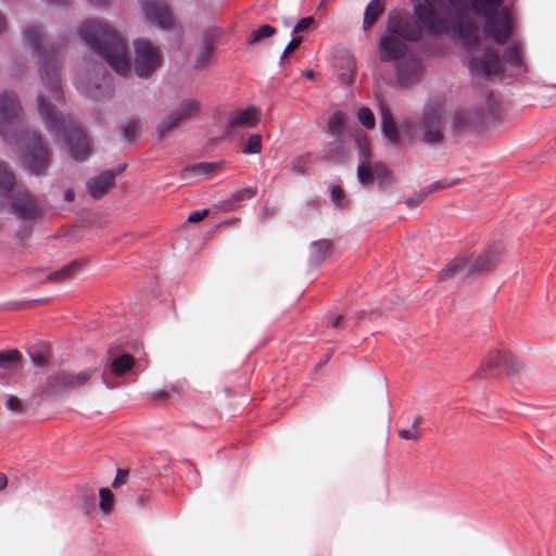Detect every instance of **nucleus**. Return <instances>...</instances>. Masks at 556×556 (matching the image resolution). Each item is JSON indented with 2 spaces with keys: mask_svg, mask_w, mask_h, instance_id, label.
I'll return each instance as SVG.
<instances>
[{
  "mask_svg": "<svg viewBox=\"0 0 556 556\" xmlns=\"http://www.w3.org/2000/svg\"><path fill=\"white\" fill-rule=\"evenodd\" d=\"M357 178L363 186H368L374 181V168L369 162H361L357 167Z\"/></svg>",
  "mask_w": 556,
  "mask_h": 556,
  "instance_id": "e433bc0d",
  "label": "nucleus"
},
{
  "mask_svg": "<svg viewBox=\"0 0 556 556\" xmlns=\"http://www.w3.org/2000/svg\"><path fill=\"white\" fill-rule=\"evenodd\" d=\"M22 354L16 349L0 351V367L8 370H16L21 367Z\"/></svg>",
  "mask_w": 556,
  "mask_h": 556,
  "instance_id": "c756f323",
  "label": "nucleus"
},
{
  "mask_svg": "<svg viewBox=\"0 0 556 556\" xmlns=\"http://www.w3.org/2000/svg\"><path fill=\"white\" fill-rule=\"evenodd\" d=\"M345 124V114L341 111L334 112L328 119L326 125V131L331 135L334 139L333 146L341 148V138L343 136V128Z\"/></svg>",
  "mask_w": 556,
  "mask_h": 556,
  "instance_id": "b1692460",
  "label": "nucleus"
},
{
  "mask_svg": "<svg viewBox=\"0 0 556 556\" xmlns=\"http://www.w3.org/2000/svg\"><path fill=\"white\" fill-rule=\"evenodd\" d=\"M135 72L140 78L150 77L162 65L161 50L148 39L134 41Z\"/></svg>",
  "mask_w": 556,
  "mask_h": 556,
  "instance_id": "1a4fd4ad",
  "label": "nucleus"
},
{
  "mask_svg": "<svg viewBox=\"0 0 556 556\" xmlns=\"http://www.w3.org/2000/svg\"><path fill=\"white\" fill-rule=\"evenodd\" d=\"M407 42L408 41L395 37L386 31V34L380 37L378 42V52L380 61L384 63H396L397 61L406 56L408 53L412 52L408 49Z\"/></svg>",
  "mask_w": 556,
  "mask_h": 556,
  "instance_id": "2eb2a0df",
  "label": "nucleus"
},
{
  "mask_svg": "<svg viewBox=\"0 0 556 556\" xmlns=\"http://www.w3.org/2000/svg\"><path fill=\"white\" fill-rule=\"evenodd\" d=\"M5 29V21L3 16L0 14V33H2Z\"/></svg>",
  "mask_w": 556,
  "mask_h": 556,
  "instance_id": "052dcab7",
  "label": "nucleus"
},
{
  "mask_svg": "<svg viewBox=\"0 0 556 556\" xmlns=\"http://www.w3.org/2000/svg\"><path fill=\"white\" fill-rule=\"evenodd\" d=\"M257 193L256 188L247 187L233 192L231 198L228 200V205H235L236 203L242 202L247 199H252Z\"/></svg>",
  "mask_w": 556,
  "mask_h": 556,
  "instance_id": "58836bf2",
  "label": "nucleus"
},
{
  "mask_svg": "<svg viewBox=\"0 0 556 556\" xmlns=\"http://www.w3.org/2000/svg\"><path fill=\"white\" fill-rule=\"evenodd\" d=\"M442 117L440 108L427 106L420 121L422 139L427 143H438L442 140Z\"/></svg>",
  "mask_w": 556,
  "mask_h": 556,
  "instance_id": "dca6fc26",
  "label": "nucleus"
},
{
  "mask_svg": "<svg viewBox=\"0 0 556 556\" xmlns=\"http://www.w3.org/2000/svg\"><path fill=\"white\" fill-rule=\"evenodd\" d=\"M8 484V478L4 473H0V490H3Z\"/></svg>",
  "mask_w": 556,
  "mask_h": 556,
  "instance_id": "4d7b16f0",
  "label": "nucleus"
},
{
  "mask_svg": "<svg viewBox=\"0 0 556 556\" xmlns=\"http://www.w3.org/2000/svg\"><path fill=\"white\" fill-rule=\"evenodd\" d=\"M215 37H216V34H215V30H213V29H207L204 33L203 45H202V48L197 56L195 64H194L195 68H198V70L204 68L210 63L211 58L215 50V47H214Z\"/></svg>",
  "mask_w": 556,
  "mask_h": 556,
  "instance_id": "4be33fe9",
  "label": "nucleus"
},
{
  "mask_svg": "<svg viewBox=\"0 0 556 556\" xmlns=\"http://www.w3.org/2000/svg\"><path fill=\"white\" fill-rule=\"evenodd\" d=\"M331 201L333 204L341 210H344L348 207V200L345 199L344 192L340 186H332L331 187Z\"/></svg>",
  "mask_w": 556,
  "mask_h": 556,
  "instance_id": "c03bdc74",
  "label": "nucleus"
},
{
  "mask_svg": "<svg viewBox=\"0 0 556 556\" xmlns=\"http://www.w3.org/2000/svg\"><path fill=\"white\" fill-rule=\"evenodd\" d=\"M276 33V29L270 25H262L257 29L253 30L249 38H248V45L253 46L266 38L271 37Z\"/></svg>",
  "mask_w": 556,
  "mask_h": 556,
  "instance_id": "473e14b6",
  "label": "nucleus"
},
{
  "mask_svg": "<svg viewBox=\"0 0 556 556\" xmlns=\"http://www.w3.org/2000/svg\"><path fill=\"white\" fill-rule=\"evenodd\" d=\"M84 265L83 261H73L60 270L54 271L49 276L51 280H62L73 277Z\"/></svg>",
  "mask_w": 556,
  "mask_h": 556,
  "instance_id": "2f4dec72",
  "label": "nucleus"
},
{
  "mask_svg": "<svg viewBox=\"0 0 556 556\" xmlns=\"http://www.w3.org/2000/svg\"><path fill=\"white\" fill-rule=\"evenodd\" d=\"M399 437L404 440H418L419 434L414 429H401L399 430Z\"/></svg>",
  "mask_w": 556,
  "mask_h": 556,
  "instance_id": "8fccbe9b",
  "label": "nucleus"
},
{
  "mask_svg": "<svg viewBox=\"0 0 556 556\" xmlns=\"http://www.w3.org/2000/svg\"><path fill=\"white\" fill-rule=\"evenodd\" d=\"M23 38L33 54L38 56L39 73L46 90L54 102L64 99L60 67L62 63V46L50 47L45 41L42 30L35 25H28L23 29Z\"/></svg>",
  "mask_w": 556,
  "mask_h": 556,
  "instance_id": "39448f33",
  "label": "nucleus"
},
{
  "mask_svg": "<svg viewBox=\"0 0 556 556\" xmlns=\"http://www.w3.org/2000/svg\"><path fill=\"white\" fill-rule=\"evenodd\" d=\"M261 118V112L254 106L233 113L229 118V127L243 126L247 128L255 127Z\"/></svg>",
  "mask_w": 556,
  "mask_h": 556,
  "instance_id": "412c9836",
  "label": "nucleus"
},
{
  "mask_svg": "<svg viewBox=\"0 0 556 556\" xmlns=\"http://www.w3.org/2000/svg\"><path fill=\"white\" fill-rule=\"evenodd\" d=\"M5 406L8 409L13 412H21L22 410V403L18 397L11 395L5 402Z\"/></svg>",
  "mask_w": 556,
  "mask_h": 556,
  "instance_id": "09e8293b",
  "label": "nucleus"
},
{
  "mask_svg": "<svg viewBox=\"0 0 556 556\" xmlns=\"http://www.w3.org/2000/svg\"><path fill=\"white\" fill-rule=\"evenodd\" d=\"M157 399H165L167 396V393L165 391H161L155 394Z\"/></svg>",
  "mask_w": 556,
  "mask_h": 556,
  "instance_id": "0e129e2a",
  "label": "nucleus"
},
{
  "mask_svg": "<svg viewBox=\"0 0 556 556\" xmlns=\"http://www.w3.org/2000/svg\"><path fill=\"white\" fill-rule=\"evenodd\" d=\"M88 1L93 4L101 5V4L106 3L109 0H88Z\"/></svg>",
  "mask_w": 556,
  "mask_h": 556,
  "instance_id": "e2e57ef3",
  "label": "nucleus"
},
{
  "mask_svg": "<svg viewBox=\"0 0 556 556\" xmlns=\"http://www.w3.org/2000/svg\"><path fill=\"white\" fill-rule=\"evenodd\" d=\"M379 110L381 114V128L383 136L393 144L400 141V134L392 113L383 101H379Z\"/></svg>",
  "mask_w": 556,
  "mask_h": 556,
  "instance_id": "aec40b11",
  "label": "nucleus"
},
{
  "mask_svg": "<svg viewBox=\"0 0 556 556\" xmlns=\"http://www.w3.org/2000/svg\"><path fill=\"white\" fill-rule=\"evenodd\" d=\"M81 39L121 76L131 72L130 58L125 40L106 24L89 20L79 28Z\"/></svg>",
  "mask_w": 556,
  "mask_h": 556,
  "instance_id": "7ed1b4c3",
  "label": "nucleus"
},
{
  "mask_svg": "<svg viewBox=\"0 0 556 556\" xmlns=\"http://www.w3.org/2000/svg\"><path fill=\"white\" fill-rule=\"evenodd\" d=\"M355 142L358 149L361 162H369L371 152L370 143L366 134H357L355 136Z\"/></svg>",
  "mask_w": 556,
  "mask_h": 556,
  "instance_id": "72a5a7b5",
  "label": "nucleus"
},
{
  "mask_svg": "<svg viewBox=\"0 0 556 556\" xmlns=\"http://www.w3.org/2000/svg\"><path fill=\"white\" fill-rule=\"evenodd\" d=\"M342 320H343V317L341 315L339 316H336L332 321H331V325L333 328H340L341 327V324H342Z\"/></svg>",
  "mask_w": 556,
  "mask_h": 556,
  "instance_id": "6e6d98bb",
  "label": "nucleus"
},
{
  "mask_svg": "<svg viewBox=\"0 0 556 556\" xmlns=\"http://www.w3.org/2000/svg\"><path fill=\"white\" fill-rule=\"evenodd\" d=\"M116 173L113 170H104L100 175L91 178L87 182V190L94 199L102 198L113 186Z\"/></svg>",
  "mask_w": 556,
  "mask_h": 556,
  "instance_id": "a211bd4d",
  "label": "nucleus"
},
{
  "mask_svg": "<svg viewBox=\"0 0 556 556\" xmlns=\"http://www.w3.org/2000/svg\"><path fill=\"white\" fill-rule=\"evenodd\" d=\"M344 63H345L346 71L342 72L339 75V78L343 84L352 85L355 80V75H356V61H355L354 56H348L344 60Z\"/></svg>",
  "mask_w": 556,
  "mask_h": 556,
  "instance_id": "f704fd0d",
  "label": "nucleus"
},
{
  "mask_svg": "<svg viewBox=\"0 0 556 556\" xmlns=\"http://www.w3.org/2000/svg\"><path fill=\"white\" fill-rule=\"evenodd\" d=\"M128 477V471L124 469H118L116 477L113 482V488H117L126 482V479Z\"/></svg>",
  "mask_w": 556,
  "mask_h": 556,
  "instance_id": "864d4df0",
  "label": "nucleus"
},
{
  "mask_svg": "<svg viewBox=\"0 0 556 556\" xmlns=\"http://www.w3.org/2000/svg\"><path fill=\"white\" fill-rule=\"evenodd\" d=\"M330 247L331 244L327 240L314 241L311 244L309 263L314 266L320 265L325 261Z\"/></svg>",
  "mask_w": 556,
  "mask_h": 556,
  "instance_id": "c85d7f7f",
  "label": "nucleus"
},
{
  "mask_svg": "<svg viewBox=\"0 0 556 556\" xmlns=\"http://www.w3.org/2000/svg\"><path fill=\"white\" fill-rule=\"evenodd\" d=\"M217 168L216 163L202 162L193 165L186 166L181 173L180 178L182 180L189 181L192 178H206L212 175V173Z\"/></svg>",
  "mask_w": 556,
  "mask_h": 556,
  "instance_id": "5701e85b",
  "label": "nucleus"
},
{
  "mask_svg": "<svg viewBox=\"0 0 556 556\" xmlns=\"http://www.w3.org/2000/svg\"><path fill=\"white\" fill-rule=\"evenodd\" d=\"M22 108L13 92L0 93V135L21 149L23 166L33 175H42L51 162V153L41 136L29 131L21 119Z\"/></svg>",
  "mask_w": 556,
  "mask_h": 556,
  "instance_id": "f03ea898",
  "label": "nucleus"
},
{
  "mask_svg": "<svg viewBox=\"0 0 556 556\" xmlns=\"http://www.w3.org/2000/svg\"><path fill=\"white\" fill-rule=\"evenodd\" d=\"M11 207L22 219H34L40 215L35 197L26 189H16L11 200Z\"/></svg>",
  "mask_w": 556,
  "mask_h": 556,
  "instance_id": "f3484780",
  "label": "nucleus"
},
{
  "mask_svg": "<svg viewBox=\"0 0 556 556\" xmlns=\"http://www.w3.org/2000/svg\"><path fill=\"white\" fill-rule=\"evenodd\" d=\"M37 104L47 129L63 139L71 156L77 162L87 160L91 149L86 132L71 117L55 111L43 94L38 96Z\"/></svg>",
  "mask_w": 556,
  "mask_h": 556,
  "instance_id": "423d86ee",
  "label": "nucleus"
},
{
  "mask_svg": "<svg viewBox=\"0 0 556 556\" xmlns=\"http://www.w3.org/2000/svg\"><path fill=\"white\" fill-rule=\"evenodd\" d=\"M357 118L367 129H372L376 125L374 113L366 106H363L357 111Z\"/></svg>",
  "mask_w": 556,
  "mask_h": 556,
  "instance_id": "a19ab883",
  "label": "nucleus"
},
{
  "mask_svg": "<svg viewBox=\"0 0 556 556\" xmlns=\"http://www.w3.org/2000/svg\"><path fill=\"white\" fill-rule=\"evenodd\" d=\"M208 214V210H202V211H193L189 217H188V222L189 223H198L202 219H204Z\"/></svg>",
  "mask_w": 556,
  "mask_h": 556,
  "instance_id": "3c124183",
  "label": "nucleus"
},
{
  "mask_svg": "<svg viewBox=\"0 0 556 556\" xmlns=\"http://www.w3.org/2000/svg\"><path fill=\"white\" fill-rule=\"evenodd\" d=\"M200 113V102L195 99H185L180 102L179 110L168 114L157 126L160 139L177 127L182 119L191 118Z\"/></svg>",
  "mask_w": 556,
  "mask_h": 556,
  "instance_id": "4468645a",
  "label": "nucleus"
},
{
  "mask_svg": "<svg viewBox=\"0 0 556 556\" xmlns=\"http://www.w3.org/2000/svg\"><path fill=\"white\" fill-rule=\"evenodd\" d=\"M325 157L332 162H343L346 157V152L343 147V138H341V148L338 146H333L332 142L329 144L328 149L325 151Z\"/></svg>",
  "mask_w": 556,
  "mask_h": 556,
  "instance_id": "4c0bfd02",
  "label": "nucleus"
},
{
  "mask_svg": "<svg viewBox=\"0 0 556 556\" xmlns=\"http://www.w3.org/2000/svg\"><path fill=\"white\" fill-rule=\"evenodd\" d=\"M99 496H100V503H99L100 509L104 514H110L113 509V504H114L113 494H112L111 490L108 488L100 489Z\"/></svg>",
  "mask_w": 556,
  "mask_h": 556,
  "instance_id": "ea45409f",
  "label": "nucleus"
},
{
  "mask_svg": "<svg viewBox=\"0 0 556 556\" xmlns=\"http://www.w3.org/2000/svg\"><path fill=\"white\" fill-rule=\"evenodd\" d=\"M93 370H84L78 374L61 372L53 377L54 386L61 389L84 386L92 376Z\"/></svg>",
  "mask_w": 556,
  "mask_h": 556,
  "instance_id": "6ab92c4d",
  "label": "nucleus"
},
{
  "mask_svg": "<svg viewBox=\"0 0 556 556\" xmlns=\"http://www.w3.org/2000/svg\"><path fill=\"white\" fill-rule=\"evenodd\" d=\"M387 31L408 42H417L422 37L421 27L403 10H393L389 13Z\"/></svg>",
  "mask_w": 556,
  "mask_h": 556,
  "instance_id": "9d476101",
  "label": "nucleus"
},
{
  "mask_svg": "<svg viewBox=\"0 0 556 556\" xmlns=\"http://www.w3.org/2000/svg\"><path fill=\"white\" fill-rule=\"evenodd\" d=\"M74 198H75V192H74L73 189L65 190V192H64V200L66 202H72L74 200Z\"/></svg>",
  "mask_w": 556,
  "mask_h": 556,
  "instance_id": "5fc2aeb1",
  "label": "nucleus"
},
{
  "mask_svg": "<svg viewBox=\"0 0 556 556\" xmlns=\"http://www.w3.org/2000/svg\"><path fill=\"white\" fill-rule=\"evenodd\" d=\"M328 0H321V3L327 2Z\"/></svg>",
  "mask_w": 556,
  "mask_h": 556,
  "instance_id": "774afa93",
  "label": "nucleus"
},
{
  "mask_svg": "<svg viewBox=\"0 0 556 556\" xmlns=\"http://www.w3.org/2000/svg\"><path fill=\"white\" fill-rule=\"evenodd\" d=\"M447 187L446 184L442 182V181H435L433 184H431L429 187H428V191H425L416 197H410V198H407L405 200V204L408 206V207H415L417 206L418 204H420L424 199L426 198V195L431 192V191H434V190H439V189H443Z\"/></svg>",
  "mask_w": 556,
  "mask_h": 556,
  "instance_id": "c9c22d12",
  "label": "nucleus"
},
{
  "mask_svg": "<svg viewBox=\"0 0 556 556\" xmlns=\"http://www.w3.org/2000/svg\"><path fill=\"white\" fill-rule=\"evenodd\" d=\"M520 362L510 353L503 350L491 351L483 361L477 375L480 378H490L496 371L517 372L520 368Z\"/></svg>",
  "mask_w": 556,
  "mask_h": 556,
  "instance_id": "9b49d317",
  "label": "nucleus"
},
{
  "mask_svg": "<svg viewBox=\"0 0 556 556\" xmlns=\"http://www.w3.org/2000/svg\"><path fill=\"white\" fill-rule=\"evenodd\" d=\"M139 131V124L136 121H128L122 127V132L127 140H132Z\"/></svg>",
  "mask_w": 556,
  "mask_h": 556,
  "instance_id": "a18cd8bd",
  "label": "nucleus"
},
{
  "mask_svg": "<svg viewBox=\"0 0 556 556\" xmlns=\"http://www.w3.org/2000/svg\"><path fill=\"white\" fill-rule=\"evenodd\" d=\"M125 167H126L125 165L121 166V167L118 168L117 174L122 173V172L125 169Z\"/></svg>",
  "mask_w": 556,
  "mask_h": 556,
  "instance_id": "338daca9",
  "label": "nucleus"
},
{
  "mask_svg": "<svg viewBox=\"0 0 556 556\" xmlns=\"http://www.w3.org/2000/svg\"><path fill=\"white\" fill-rule=\"evenodd\" d=\"M475 14L484 20L483 33L498 45L505 43L513 31V17L503 0H468Z\"/></svg>",
  "mask_w": 556,
  "mask_h": 556,
  "instance_id": "0eeeda50",
  "label": "nucleus"
},
{
  "mask_svg": "<svg viewBox=\"0 0 556 556\" xmlns=\"http://www.w3.org/2000/svg\"><path fill=\"white\" fill-rule=\"evenodd\" d=\"M301 42H302L301 38H292L291 41L287 45V47L282 53L281 61L286 58L287 54L294 51L301 45Z\"/></svg>",
  "mask_w": 556,
  "mask_h": 556,
  "instance_id": "603ef678",
  "label": "nucleus"
},
{
  "mask_svg": "<svg viewBox=\"0 0 556 556\" xmlns=\"http://www.w3.org/2000/svg\"><path fill=\"white\" fill-rule=\"evenodd\" d=\"M34 362L38 365L42 364V362L39 358H34Z\"/></svg>",
  "mask_w": 556,
  "mask_h": 556,
  "instance_id": "69168bd1",
  "label": "nucleus"
},
{
  "mask_svg": "<svg viewBox=\"0 0 556 556\" xmlns=\"http://www.w3.org/2000/svg\"><path fill=\"white\" fill-rule=\"evenodd\" d=\"M14 185L15 176L13 172L5 162L0 161V193L5 195L13 190Z\"/></svg>",
  "mask_w": 556,
  "mask_h": 556,
  "instance_id": "7c9ffc66",
  "label": "nucleus"
},
{
  "mask_svg": "<svg viewBox=\"0 0 556 556\" xmlns=\"http://www.w3.org/2000/svg\"><path fill=\"white\" fill-rule=\"evenodd\" d=\"M394 71L397 85L409 87L421 80L425 66L419 55L412 51L395 63Z\"/></svg>",
  "mask_w": 556,
  "mask_h": 556,
  "instance_id": "f8f14e48",
  "label": "nucleus"
},
{
  "mask_svg": "<svg viewBox=\"0 0 556 556\" xmlns=\"http://www.w3.org/2000/svg\"><path fill=\"white\" fill-rule=\"evenodd\" d=\"M421 421V418L420 417H416L413 421V428L414 430H417V426L420 424Z\"/></svg>",
  "mask_w": 556,
  "mask_h": 556,
  "instance_id": "680f3d73",
  "label": "nucleus"
},
{
  "mask_svg": "<svg viewBox=\"0 0 556 556\" xmlns=\"http://www.w3.org/2000/svg\"><path fill=\"white\" fill-rule=\"evenodd\" d=\"M503 252V245L500 242L492 244L486 251L480 254L475 262L469 264V260L465 256L456 257L445 269L441 273V279L455 277L457 275L468 276L483 270H488L494 265L497 257Z\"/></svg>",
  "mask_w": 556,
  "mask_h": 556,
  "instance_id": "6e6552de",
  "label": "nucleus"
},
{
  "mask_svg": "<svg viewBox=\"0 0 556 556\" xmlns=\"http://www.w3.org/2000/svg\"><path fill=\"white\" fill-rule=\"evenodd\" d=\"M274 213H275V212H274V210L269 211V208H268V207H265V208L263 210V215H264V217L271 216V215H274Z\"/></svg>",
  "mask_w": 556,
  "mask_h": 556,
  "instance_id": "bf43d9fd",
  "label": "nucleus"
},
{
  "mask_svg": "<svg viewBox=\"0 0 556 556\" xmlns=\"http://www.w3.org/2000/svg\"><path fill=\"white\" fill-rule=\"evenodd\" d=\"M103 85L105 87V90L103 89L102 86H93V87H90L87 83L85 81H78L77 83V89L83 93L85 94L87 98H90V99H93V100H101L106 91L111 88V83H110V75L109 73H105L103 75Z\"/></svg>",
  "mask_w": 556,
  "mask_h": 556,
  "instance_id": "393cba45",
  "label": "nucleus"
},
{
  "mask_svg": "<svg viewBox=\"0 0 556 556\" xmlns=\"http://www.w3.org/2000/svg\"><path fill=\"white\" fill-rule=\"evenodd\" d=\"M134 364L135 359L131 355L122 354L112 359L110 370L112 375L121 377L128 372L134 367Z\"/></svg>",
  "mask_w": 556,
  "mask_h": 556,
  "instance_id": "cd10ccee",
  "label": "nucleus"
},
{
  "mask_svg": "<svg viewBox=\"0 0 556 556\" xmlns=\"http://www.w3.org/2000/svg\"><path fill=\"white\" fill-rule=\"evenodd\" d=\"M314 23V18L311 16L301 18L293 27V34H299L307 30Z\"/></svg>",
  "mask_w": 556,
  "mask_h": 556,
  "instance_id": "de8ad7c7",
  "label": "nucleus"
},
{
  "mask_svg": "<svg viewBox=\"0 0 556 556\" xmlns=\"http://www.w3.org/2000/svg\"><path fill=\"white\" fill-rule=\"evenodd\" d=\"M477 112L468 109H459L455 111L453 116V125L455 130L459 131L473 125Z\"/></svg>",
  "mask_w": 556,
  "mask_h": 556,
  "instance_id": "bb28decb",
  "label": "nucleus"
},
{
  "mask_svg": "<svg viewBox=\"0 0 556 556\" xmlns=\"http://www.w3.org/2000/svg\"><path fill=\"white\" fill-rule=\"evenodd\" d=\"M303 76H304L305 78H307V79H313V78H314V76H315V74H314V72H313V71L307 70V71L303 72Z\"/></svg>",
  "mask_w": 556,
  "mask_h": 556,
  "instance_id": "13d9d810",
  "label": "nucleus"
},
{
  "mask_svg": "<svg viewBox=\"0 0 556 556\" xmlns=\"http://www.w3.org/2000/svg\"><path fill=\"white\" fill-rule=\"evenodd\" d=\"M262 150V136L258 134L251 135L247 146L242 149L244 154H257Z\"/></svg>",
  "mask_w": 556,
  "mask_h": 556,
  "instance_id": "79ce46f5",
  "label": "nucleus"
},
{
  "mask_svg": "<svg viewBox=\"0 0 556 556\" xmlns=\"http://www.w3.org/2000/svg\"><path fill=\"white\" fill-rule=\"evenodd\" d=\"M147 23L157 26L163 30L174 29L176 21L173 16L167 0H141Z\"/></svg>",
  "mask_w": 556,
  "mask_h": 556,
  "instance_id": "ddd939ff",
  "label": "nucleus"
},
{
  "mask_svg": "<svg viewBox=\"0 0 556 556\" xmlns=\"http://www.w3.org/2000/svg\"><path fill=\"white\" fill-rule=\"evenodd\" d=\"M384 10V3L382 0H371L365 10L363 27L365 30H368L380 16V14Z\"/></svg>",
  "mask_w": 556,
  "mask_h": 556,
  "instance_id": "a878e982",
  "label": "nucleus"
},
{
  "mask_svg": "<svg viewBox=\"0 0 556 556\" xmlns=\"http://www.w3.org/2000/svg\"><path fill=\"white\" fill-rule=\"evenodd\" d=\"M412 0L414 15L431 36L452 34L467 49L479 43V30L468 13L467 0Z\"/></svg>",
  "mask_w": 556,
  "mask_h": 556,
  "instance_id": "f257e3e1",
  "label": "nucleus"
},
{
  "mask_svg": "<svg viewBox=\"0 0 556 556\" xmlns=\"http://www.w3.org/2000/svg\"><path fill=\"white\" fill-rule=\"evenodd\" d=\"M468 66L472 78L477 81L492 77L517 78L528 72L522 45L519 41H513L505 48L502 59L494 48L488 47L480 55L472 56Z\"/></svg>",
  "mask_w": 556,
  "mask_h": 556,
  "instance_id": "20e7f679",
  "label": "nucleus"
},
{
  "mask_svg": "<svg viewBox=\"0 0 556 556\" xmlns=\"http://www.w3.org/2000/svg\"><path fill=\"white\" fill-rule=\"evenodd\" d=\"M374 177L384 184L390 178V172L383 163H376L374 167Z\"/></svg>",
  "mask_w": 556,
  "mask_h": 556,
  "instance_id": "49530a36",
  "label": "nucleus"
},
{
  "mask_svg": "<svg viewBox=\"0 0 556 556\" xmlns=\"http://www.w3.org/2000/svg\"><path fill=\"white\" fill-rule=\"evenodd\" d=\"M311 163V156L308 154L300 155L292 161V172L298 175H304Z\"/></svg>",
  "mask_w": 556,
  "mask_h": 556,
  "instance_id": "37998d69",
  "label": "nucleus"
}]
</instances>
